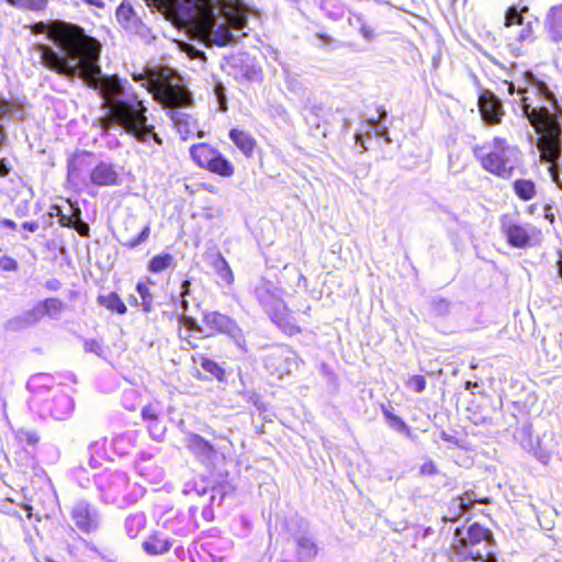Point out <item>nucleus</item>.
<instances>
[{"label": "nucleus", "instance_id": "1", "mask_svg": "<svg viewBox=\"0 0 562 562\" xmlns=\"http://www.w3.org/2000/svg\"><path fill=\"white\" fill-rule=\"evenodd\" d=\"M35 34H46L52 44L35 45L43 66L59 75L82 78L99 89L106 113L99 120L100 127L108 132L113 126L121 127L139 143L161 145L155 126L148 124L147 108L139 100L127 80L116 76L101 75L99 65L101 44L87 35L78 25L54 21L33 26Z\"/></svg>", "mask_w": 562, "mask_h": 562}, {"label": "nucleus", "instance_id": "2", "mask_svg": "<svg viewBox=\"0 0 562 562\" xmlns=\"http://www.w3.org/2000/svg\"><path fill=\"white\" fill-rule=\"evenodd\" d=\"M148 5L166 7L194 23L212 41L228 45L247 25V10L239 0H145Z\"/></svg>", "mask_w": 562, "mask_h": 562}, {"label": "nucleus", "instance_id": "3", "mask_svg": "<svg viewBox=\"0 0 562 562\" xmlns=\"http://www.w3.org/2000/svg\"><path fill=\"white\" fill-rule=\"evenodd\" d=\"M520 108L522 114L541 135L538 148L547 159H552L558 154V138L561 137V125L558 121L562 110L555 95L549 87L529 76V87L518 88Z\"/></svg>", "mask_w": 562, "mask_h": 562}, {"label": "nucleus", "instance_id": "4", "mask_svg": "<svg viewBox=\"0 0 562 562\" xmlns=\"http://www.w3.org/2000/svg\"><path fill=\"white\" fill-rule=\"evenodd\" d=\"M53 378L48 374L33 375L27 382L32 392L31 408L42 418L64 420L74 412L72 398L60 389H52Z\"/></svg>", "mask_w": 562, "mask_h": 562}, {"label": "nucleus", "instance_id": "5", "mask_svg": "<svg viewBox=\"0 0 562 562\" xmlns=\"http://www.w3.org/2000/svg\"><path fill=\"white\" fill-rule=\"evenodd\" d=\"M494 547L493 533L479 524H472L465 532L460 528L456 529L450 552L459 562L467 560L497 562Z\"/></svg>", "mask_w": 562, "mask_h": 562}, {"label": "nucleus", "instance_id": "6", "mask_svg": "<svg viewBox=\"0 0 562 562\" xmlns=\"http://www.w3.org/2000/svg\"><path fill=\"white\" fill-rule=\"evenodd\" d=\"M474 156L484 170L504 179L510 178L521 161L520 150L502 137L475 147Z\"/></svg>", "mask_w": 562, "mask_h": 562}, {"label": "nucleus", "instance_id": "7", "mask_svg": "<svg viewBox=\"0 0 562 562\" xmlns=\"http://www.w3.org/2000/svg\"><path fill=\"white\" fill-rule=\"evenodd\" d=\"M255 295L259 303L282 330L289 335L300 331L294 318L283 303V291L268 280H260L255 288Z\"/></svg>", "mask_w": 562, "mask_h": 562}, {"label": "nucleus", "instance_id": "8", "mask_svg": "<svg viewBox=\"0 0 562 562\" xmlns=\"http://www.w3.org/2000/svg\"><path fill=\"white\" fill-rule=\"evenodd\" d=\"M181 323L189 330L198 334L199 337H213L217 334H225L234 340L238 348L245 350L246 339L241 329L238 327L235 321L222 313H204L202 318V326L199 325L198 322L190 316H182Z\"/></svg>", "mask_w": 562, "mask_h": 562}, {"label": "nucleus", "instance_id": "9", "mask_svg": "<svg viewBox=\"0 0 562 562\" xmlns=\"http://www.w3.org/2000/svg\"><path fill=\"white\" fill-rule=\"evenodd\" d=\"M97 485L104 502L125 505L136 502L137 487L131 486L126 473L121 471L102 473Z\"/></svg>", "mask_w": 562, "mask_h": 562}, {"label": "nucleus", "instance_id": "10", "mask_svg": "<svg viewBox=\"0 0 562 562\" xmlns=\"http://www.w3.org/2000/svg\"><path fill=\"white\" fill-rule=\"evenodd\" d=\"M501 232L515 248H527L540 240L541 232L530 223H522L509 215L501 217Z\"/></svg>", "mask_w": 562, "mask_h": 562}, {"label": "nucleus", "instance_id": "11", "mask_svg": "<svg viewBox=\"0 0 562 562\" xmlns=\"http://www.w3.org/2000/svg\"><path fill=\"white\" fill-rule=\"evenodd\" d=\"M265 366L271 374L283 376L290 374L299 368V358L296 353L286 346H277L272 348L265 358Z\"/></svg>", "mask_w": 562, "mask_h": 562}, {"label": "nucleus", "instance_id": "12", "mask_svg": "<svg viewBox=\"0 0 562 562\" xmlns=\"http://www.w3.org/2000/svg\"><path fill=\"white\" fill-rule=\"evenodd\" d=\"M94 164V156L88 151L75 153L69 159L67 165L68 180L72 183L85 182L86 176Z\"/></svg>", "mask_w": 562, "mask_h": 562}, {"label": "nucleus", "instance_id": "13", "mask_svg": "<svg viewBox=\"0 0 562 562\" xmlns=\"http://www.w3.org/2000/svg\"><path fill=\"white\" fill-rule=\"evenodd\" d=\"M88 180L94 187H114L120 184V173L112 164L99 161L93 164Z\"/></svg>", "mask_w": 562, "mask_h": 562}, {"label": "nucleus", "instance_id": "14", "mask_svg": "<svg viewBox=\"0 0 562 562\" xmlns=\"http://www.w3.org/2000/svg\"><path fill=\"white\" fill-rule=\"evenodd\" d=\"M71 517L76 526L83 532H91L99 526L97 510L85 501H79L74 505Z\"/></svg>", "mask_w": 562, "mask_h": 562}, {"label": "nucleus", "instance_id": "15", "mask_svg": "<svg viewBox=\"0 0 562 562\" xmlns=\"http://www.w3.org/2000/svg\"><path fill=\"white\" fill-rule=\"evenodd\" d=\"M543 29L552 43L562 45V3L548 9L543 19Z\"/></svg>", "mask_w": 562, "mask_h": 562}, {"label": "nucleus", "instance_id": "16", "mask_svg": "<svg viewBox=\"0 0 562 562\" xmlns=\"http://www.w3.org/2000/svg\"><path fill=\"white\" fill-rule=\"evenodd\" d=\"M479 108L482 119L490 125L501 123L503 109L501 102L491 92H485L479 98Z\"/></svg>", "mask_w": 562, "mask_h": 562}, {"label": "nucleus", "instance_id": "17", "mask_svg": "<svg viewBox=\"0 0 562 562\" xmlns=\"http://www.w3.org/2000/svg\"><path fill=\"white\" fill-rule=\"evenodd\" d=\"M116 19L126 31L143 37L147 35V27L136 16L131 5L121 4L116 10Z\"/></svg>", "mask_w": 562, "mask_h": 562}, {"label": "nucleus", "instance_id": "18", "mask_svg": "<svg viewBox=\"0 0 562 562\" xmlns=\"http://www.w3.org/2000/svg\"><path fill=\"white\" fill-rule=\"evenodd\" d=\"M44 316H46L43 302H38L33 308L26 311L20 316H16L8 322V328L11 330H20L29 326L35 325Z\"/></svg>", "mask_w": 562, "mask_h": 562}, {"label": "nucleus", "instance_id": "19", "mask_svg": "<svg viewBox=\"0 0 562 562\" xmlns=\"http://www.w3.org/2000/svg\"><path fill=\"white\" fill-rule=\"evenodd\" d=\"M158 101L168 108L183 106L189 102V95L181 88L165 87L157 93Z\"/></svg>", "mask_w": 562, "mask_h": 562}, {"label": "nucleus", "instance_id": "20", "mask_svg": "<svg viewBox=\"0 0 562 562\" xmlns=\"http://www.w3.org/2000/svg\"><path fill=\"white\" fill-rule=\"evenodd\" d=\"M143 550L149 555H159L168 552L172 547V541L159 532L151 533L142 544Z\"/></svg>", "mask_w": 562, "mask_h": 562}, {"label": "nucleus", "instance_id": "21", "mask_svg": "<svg viewBox=\"0 0 562 562\" xmlns=\"http://www.w3.org/2000/svg\"><path fill=\"white\" fill-rule=\"evenodd\" d=\"M217 153V149L205 143L193 145L190 148L191 158L196 165L205 169H207Z\"/></svg>", "mask_w": 562, "mask_h": 562}, {"label": "nucleus", "instance_id": "22", "mask_svg": "<svg viewBox=\"0 0 562 562\" xmlns=\"http://www.w3.org/2000/svg\"><path fill=\"white\" fill-rule=\"evenodd\" d=\"M372 133H375V135L384 137L386 142H390L386 133V128L381 125L380 122H375L373 120H370L361 125V128L356 132L355 134V140L358 145L362 147V150H367V147L363 144V137H370Z\"/></svg>", "mask_w": 562, "mask_h": 562}, {"label": "nucleus", "instance_id": "23", "mask_svg": "<svg viewBox=\"0 0 562 562\" xmlns=\"http://www.w3.org/2000/svg\"><path fill=\"white\" fill-rule=\"evenodd\" d=\"M229 138L243 154L251 156L256 140L249 133L238 128H232L229 131Z\"/></svg>", "mask_w": 562, "mask_h": 562}, {"label": "nucleus", "instance_id": "24", "mask_svg": "<svg viewBox=\"0 0 562 562\" xmlns=\"http://www.w3.org/2000/svg\"><path fill=\"white\" fill-rule=\"evenodd\" d=\"M149 460L142 459L137 464V471L147 482L151 484H159L164 479V471L161 468L154 463H149Z\"/></svg>", "mask_w": 562, "mask_h": 562}, {"label": "nucleus", "instance_id": "25", "mask_svg": "<svg viewBox=\"0 0 562 562\" xmlns=\"http://www.w3.org/2000/svg\"><path fill=\"white\" fill-rule=\"evenodd\" d=\"M558 154L554 156V158L552 159H547L543 155H542V151H540V157H541V160L546 161L549 164V172H550V176L552 178V180L558 184V187L560 189H562V162H560V159H561V137L558 138Z\"/></svg>", "mask_w": 562, "mask_h": 562}, {"label": "nucleus", "instance_id": "26", "mask_svg": "<svg viewBox=\"0 0 562 562\" xmlns=\"http://www.w3.org/2000/svg\"><path fill=\"white\" fill-rule=\"evenodd\" d=\"M146 516L143 513H134L126 517L124 527L127 536L136 538L146 527Z\"/></svg>", "mask_w": 562, "mask_h": 562}, {"label": "nucleus", "instance_id": "27", "mask_svg": "<svg viewBox=\"0 0 562 562\" xmlns=\"http://www.w3.org/2000/svg\"><path fill=\"white\" fill-rule=\"evenodd\" d=\"M98 303L99 305L105 307L106 310L111 312H116L117 314H125L126 313V305L121 300V297L115 292H110L108 294L99 295L98 296Z\"/></svg>", "mask_w": 562, "mask_h": 562}, {"label": "nucleus", "instance_id": "28", "mask_svg": "<svg viewBox=\"0 0 562 562\" xmlns=\"http://www.w3.org/2000/svg\"><path fill=\"white\" fill-rule=\"evenodd\" d=\"M207 170L222 177H231L234 175V166L220 151L214 157Z\"/></svg>", "mask_w": 562, "mask_h": 562}, {"label": "nucleus", "instance_id": "29", "mask_svg": "<svg viewBox=\"0 0 562 562\" xmlns=\"http://www.w3.org/2000/svg\"><path fill=\"white\" fill-rule=\"evenodd\" d=\"M106 439L102 438L92 442L89 447L90 460L89 463L92 468H98L102 464L103 460H106Z\"/></svg>", "mask_w": 562, "mask_h": 562}, {"label": "nucleus", "instance_id": "30", "mask_svg": "<svg viewBox=\"0 0 562 562\" xmlns=\"http://www.w3.org/2000/svg\"><path fill=\"white\" fill-rule=\"evenodd\" d=\"M297 554L302 560H310L317 553V547L312 538L301 536L296 539Z\"/></svg>", "mask_w": 562, "mask_h": 562}, {"label": "nucleus", "instance_id": "31", "mask_svg": "<svg viewBox=\"0 0 562 562\" xmlns=\"http://www.w3.org/2000/svg\"><path fill=\"white\" fill-rule=\"evenodd\" d=\"M173 262H175V258L172 255L160 254V255L154 256L149 260L147 269H148V271H150L153 273H159V272L167 270L171 266H173Z\"/></svg>", "mask_w": 562, "mask_h": 562}, {"label": "nucleus", "instance_id": "32", "mask_svg": "<svg viewBox=\"0 0 562 562\" xmlns=\"http://www.w3.org/2000/svg\"><path fill=\"white\" fill-rule=\"evenodd\" d=\"M514 191L521 200H531L536 194L535 183L526 179L516 180L514 182Z\"/></svg>", "mask_w": 562, "mask_h": 562}, {"label": "nucleus", "instance_id": "33", "mask_svg": "<svg viewBox=\"0 0 562 562\" xmlns=\"http://www.w3.org/2000/svg\"><path fill=\"white\" fill-rule=\"evenodd\" d=\"M516 438L518 439L520 446L529 452L533 451L536 449V445H538V441H535L532 438L530 425H524L521 428H519Z\"/></svg>", "mask_w": 562, "mask_h": 562}, {"label": "nucleus", "instance_id": "34", "mask_svg": "<svg viewBox=\"0 0 562 562\" xmlns=\"http://www.w3.org/2000/svg\"><path fill=\"white\" fill-rule=\"evenodd\" d=\"M43 302L46 316L57 319L59 318L61 312L65 308V304L63 301L56 297L46 299Z\"/></svg>", "mask_w": 562, "mask_h": 562}, {"label": "nucleus", "instance_id": "35", "mask_svg": "<svg viewBox=\"0 0 562 562\" xmlns=\"http://www.w3.org/2000/svg\"><path fill=\"white\" fill-rule=\"evenodd\" d=\"M200 366L201 368L211 373L214 378L222 381L225 376V370L214 360H211L205 357H200Z\"/></svg>", "mask_w": 562, "mask_h": 562}, {"label": "nucleus", "instance_id": "36", "mask_svg": "<svg viewBox=\"0 0 562 562\" xmlns=\"http://www.w3.org/2000/svg\"><path fill=\"white\" fill-rule=\"evenodd\" d=\"M474 502L473 493L467 492L451 502V509H458V515H461L469 512Z\"/></svg>", "mask_w": 562, "mask_h": 562}, {"label": "nucleus", "instance_id": "37", "mask_svg": "<svg viewBox=\"0 0 562 562\" xmlns=\"http://www.w3.org/2000/svg\"><path fill=\"white\" fill-rule=\"evenodd\" d=\"M188 447L195 453L203 456H207L212 451L211 446L198 435L188 438Z\"/></svg>", "mask_w": 562, "mask_h": 562}, {"label": "nucleus", "instance_id": "38", "mask_svg": "<svg viewBox=\"0 0 562 562\" xmlns=\"http://www.w3.org/2000/svg\"><path fill=\"white\" fill-rule=\"evenodd\" d=\"M136 291L140 297L139 305L143 311L149 313L153 310L154 297L149 291V288L144 283H138L136 285Z\"/></svg>", "mask_w": 562, "mask_h": 562}, {"label": "nucleus", "instance_id": "39", "mask_svg": "<svg viewBox=\"0 0 562 562\" xmlns=\"http://www.w3.org/2000/svg\"><path fill=\"white\" fill-rule=\"evenodd\" d=\"M216 271L218 277L221 278L222 282H224L226 285H231L234 281V274L232 269L229 268L227 261L220 257L218 266L216 267Z\"/></svg>", "mask_w": 562, "mask_h": 562}, {"label": "nucleus", "instance_id": "40", "mask_svg": "<svg viewBox=\"0 0 562 562\" xmlns=\"http://www.w3.org/2000/svg\"><path fill=\"white\" fill-rule=\"evenodd\" d=\"M15 439L21 445L35 446L38 441V436L35 431L21 428L15 431Z\"/></svg>", "mask_w": 562, "mask_h": 562}, {"label": "nucleus", "instance_id": "41", "mask_svg": "<svg viewBox=\"0 0 562 562\" xmlns=\"http://www.w3.org/2000/svg\"><path fill=\"white\" fill-rule=\"evenodd\" d=\"M382 412H383L384 417L389 422L390 427H392L395 430L401 431V432L407 430V425L404 423V420L401 417L392 414L385 407L382 408Z\"/></svg>", "mask_w": 562, "mask_h": 562}, {"label": "nucleus", "instance_id": "42", "mask_svg": "<svg viewBox=\"0 0 562 562\" xmlns=\"http://www.w3.org/2000/svg\"><path fill=\"white\" fill-rule=\"evenodd\" d=\"M112 443H113L114 450H116L117 453L124 454V453H127L126 445H132L133 440H132V437H130V436L119 435L113 439Z\"/></svg>", "mask_w": 562, "mask_h": 562}, {"label": "nucleus", "instance_id": "43", "mask_svg": "<svg viewBox=\"0 0 562 562\" xmlns=\"http://www.w3.org/2000/svg\"><path fill=\"white\" fill-rule=\"evenodd\" d=\"M149 234H150V226L149 224H147L143 229L142 232L138 234V236L134 237V238H131L130 240H127L126 243H124V245L128 248H135L137 247L138 245L143 244L144 241H146L149 237Z\"/></svg>", "mask_w": 562, "mask_h": 562}, {"label": "nucleus", "instance_id": "44", "mask_svg": "<svg viewBox=\"0 0 562 562\" xmlns=\"http://www.w3.org/2000/svg\"><path fill=\"white\" fill-rule=\"evenodd\" d=\"M20 112L18 108H14L8 101H0V121L4 119H14Z\"/></svg>", "mask_w": 562, "mask_h": 562}, {"label": "nucleus", "instance_id": "45", "mask_svg": "<svg viewBox=\"0 0 562 562\" xmlns=\"http://www.w3.org/2000/svg\"><path fill=\"white\" fill-rule=\"evenodd\" d=\"M83 348L86 352H91L97 355L98 357H104V348L103 345L97 339H87L85 340Z\"/></svg>", "mask_w": 562, "mask_h": 562}, {"label": "nucleus", "instance_id": "46", "mask_svg": "<svg viewBox=\"0 0 562 562\" xmlns=\"http://www.w3.org/2000/svg\"><path fill=\"white\" fill-rule=\"evenodd\" d=\"M505 20L506 26L522 25V16L515 8H510L506 12Z\"/></svg>", "mask_w": 562, "mask_h": 562}, {"label": "nucleus", "instance_id": "47", "mask_svg": "<svg viewBox=\"0 0 562 562\" xmlns=\"http://www.w3.org/2000/svg\"><path fill=\"white\" fill-rule=\"evenodd\" d=\"M407 385L416 393H422L426 387V380L423 375H414L408 380Z\"/></svg>", "mask_w": 562, "mask_h": 562}, {"label": "nucleus", "instance_id": "48", "mask_svg": "<svg viewBox=\"0 0 562 562\" xmlns=\"http://www.w3.org/2000/svg\"><path fill=\"white\" fill-rule=\"evenodd\" d=\"M159 411L156 406L149 404L143 407L142 409V416L144 419H146L148 423L153 422L156 423L158 419Z\"/></svg>", "mask_w": 562, "mask_h": 562}, {"label": "nucleus", "instance_id": "49", "mask_svg": "<svg viewBox=\"0 0 562 562\" xmlns=\"http://www.w3.org/2000/svg\"><path fill=\"white\" fill-rule=\"evenodd\" d=\"M148 430L155 440H157V441L162 440V437L165 434V428L158 423V420L156 423L149 422Z\"/></svg>", "mask_w": 562, "mask_h": 562}, {"label": "nucleus", "instance_id": "50", "mask_svg": "<svg viewBox=\"0 0 562 562\" xmlns=\"http://www.w3.org/2000/svg\"><path fill=\"white\" fill-rule=\"evenodd\" d=\"M0 270H2V271H15V270H18V262H16V260L11 258V257H8V256H2L0 258Z\"/></svg>", "mask_w": 562, "mask_h": 562}, {"label": "nucleus", "instance_id": "51", "mask_svg": "<svg viewBox=\"0 0 562 562\" xmlns=\"http://www.w3.org/2000/svg\"><path fill=\"white\" fill-rule=\"evenodd\" d=\"M214 90H215V94H216V98H217V101L220 104V110L226 111L227 106H226V99H225V94H224V87L221 83H217L215 86Z\"/></svg>", "mask_w": 562, "mask_h": 562}, {"label": "nucleus", "instance_id": "52", "mask_svg": "<svg viewBox=\"0 0 562 562\" xmlns=\"http://www.w3.org/2000/svg\"><path fill=\"white\" fill-rule=\"evenodd\" d=\"M190 285H191V282L188 280L183 281L182 285H181V296H182L181 307H182L183 312H186L188 310L189 304L187 301V296L190 293Z\"/></svg>", "mask_w": 562, "mask_h": 562}, {"label": "nucleus", "instance_id": "53", "mask_svg": "<svg viewBox=\"0 0 562 562\" xmlns=\"http://www.w3.org/2000/svg\"><path fill=\"white\" fill-rule=\"evenodd\" d=\"M356 20L361 24L360 26V33L361 35L366 38V40H372L373 36H374V31L371 26L364 24L362 21H361V18L360 16H356Z\"/></svg>", "mask_w": 562, "mask_h": 562}, {"label": "nucleus", "instance_id": "54", "mask_svg": "<svg viewBox=\"0 0 562 562\" xmlns=\"http://www.w3.org/2000/svg\"><path fill=\"white\" fill-rule=\"evenodd\" d=\"M170 117L179 130L181 128L182 124L187 126V116L184 114L179 113L177 111H172L170 113Z\"/></svg>", "mask_w": 562, "mask_h": 562}, {"label": "nucleus", "instance_id": "55", "mask_svg": "<svg viewBox=\"0 0 562 562\" xmlns=\"http://www.w3.org/2000/svg\"><path fill=\"white\" fill-rule=\"evenodd\" d=\"M535 457L542 463L548 464L550 461V454L543 450L538 449V445H536V449L532 451Z\"/></svg>", "mask_w": 562, "mask_h": 562}, {"label": "nucleus", "instance_id": "56", "mask_svg": "<svg viewBox=\"0 0 562 562\" xmlns=\"http://www.w3.org/2000/svg\"><path fill=\"white\" fill-rule=\"evenodd\" d=\"M531 36V27L529 24L522 26L517 34V40L520 42L529 40Z\"/></svg>", "mask_w": 562, "mask_h": 562}, {"label": "nucleus", "instance_id": "57", "mask_svg": "<svg viewBox=\"0 0 562 562\" xmlns=\"http://www.w3.org/2000/svg\"><path fill=\"white\" fill-rule=\"evenodd\" d=\"M420 472L423 474H434L436 472V467L434 464V462L431 461H428L426 463H424L422 467H420Z\"/></svg>", "mask_w": 562, "mask_h": 562}, {"label": "nucleus", "instance_id": "58", "mask_svg": "<svg viewBox=\"0 0 562 562\" xmlns=\"http://www.w3.org/2000/svg\"><path fill=\"white\" fill-rule=\"evenodd\" d=\"M11 170L10 164L7 159H0V177L7 176Z\"/></svg>", "mask_w": 562, "mask_h": 562}, {"label": "nucleus", "instance_id": "59", "mask_svg": "<svg viewBox=\"0 0 562 562\" xmlns=\"http://www.w3.org/2000/svg\"><path fill=\"white\" fill-rule=\"evenodd\" d=\"M78 222V226H76V229L77 232L81 235V236H86L88 235V232H89V226L87 223L80 221V220H77Z\"/></svg>", "mask_w": 562, "mask_h": 562}, {"label": "nucleus", "instance_id": "60", "mask_svg": "<svg viewBox=\"0 0 562 562\" xmlns=\"http://www.w3.org/2000/svg\"><path fill=\"white\" fill-rule=\"evenodd\" d=\"M61 286V283L57 279H50L46 281V288L50 291H57Z\"/></svg>", "mask_w": 562, "mask_h": 562}, {"label": "nucleus", "instance_id": "61", "mask_svg": "<svg viewBox=\"0 0 562 562\" xmlns=\"http://www.w3.org/2000/svg\"><path fill=\"white\" fill-rule=\"evenodd\" d=\"M0 227L15 229L16 228V223L14 221H12V220H9V218H1L0 220Z\"/></svg>", "mask_w": 562, "mask_h": 562}, {"label": "nucleus", "instance_id": "62", "mask_svg": "<svg viewBox=\"0 0 562 562\" xmlns=\"http://www.w3.org/2000/svg\"><path fill=\"white\" fill-rule=\"evenodd\" d=\"M23 228L33 233V232H36L38 229V224L36 222H34V221H32V222H24L23 223Z\"/></svg>", "mask_w": 562, "mask_h": 562}, {"label": "nucleus", "instance_id": "63", "mask_svg": "<svg viewBox=\"0 0 562 562\" xmlns=\"http://www.w3.org/2000/svg\"><path fill=\"white\" fill-rule=\"evenodd\" d=\"M59 221L63 226H71L72 225L71 220L66 216H61Z\"/></svg>", "mask_w": 562, "mask_h": 562}, {"label": "nucleus", "instance_id": "64", "mask_svg": "<svg viewBox=\"0 0 562 562\" xmlns=\"http://www.w3.org/2000/svg\"><path fill=\"white\" fill-rule=\"evenodd\" d=\"M203 55L204 54L202 52L193 49V53H192L191 57L199 58V57H203Z\"/></svg>", "mask_w": 562, "mask_h": 562}]
</instances>
